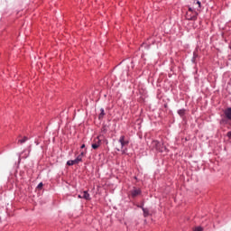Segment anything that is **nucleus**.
<instances>
[{
    "label": "nucleus",
    "mask_w": 231,
    "mask_h": 231,
    "mask_svg": "<svg viewBox=\"0 0 231 231\" xmlns=\"http://www.w3.org/2000/svg\"><path fill=\"white\" fill-rule=\"evenodd\" d=\"M120 146L116 148L117 151H122L123 154H125L127 151V145H129V139L125 138V135H121L118 140Z\"/></svg>",
    "instance_id": "f257e3e1"
},
{
    "label": "nucleus",
    "mask_w": 231,
    "mask_h": 231,
    "mask_svg": "<svg viewBox=\"0 0 231 231\" xmlns=\"http://www.w3.org/2000/svg\"><path fill=\"white\" fill-rule=\"evenodd\" d=\"M151 149H153L154 151H158L159 152H163V151H166L167 148L163 143H160L159 141L153 140L150 145Z\"/></svg>",
    "instance_id": "f03ea898"
},
{
    "label": "nucleus",
    "mask_w": 231,
    "mask_h": 231,
    "mask_svg": "<svg viewBox=\"0 0 231 231\" xmlns=\"http://www.w3.org/2000/svg\"><path fill=\"white\" fill-rule=\"evenodd\" d=\"M198 11H194L192 7H189V11L186 14V19H188V21H196V19H198Z\"/></svg>",
    "instance_id": "7ed1b4c3"
},
{
    "label": "nucleus",
    "mask_w": 231,
    "mask_h": 231,
    "mask_svg": "<svg viewBox=\"0 0 231 231\" xmlns=\"http://www.w3.org/2000/svg\"><path fill=\"white\" fill-rule=\"evenodd\" d=\"M102 135L97 136L96 139H94V143H92V149H98L100 145H102Z\"/></svg>",
    "instance_id": "20e7f679"
},
{
    "label": "nucleus",
    "mask_w": 231,
    "mask_h": 231,
    "mask_svg": "<svg viewBox=\"0 0 231 231\" xmlns=\"http://www.w3.org/2000/svg\"><path fill=\"white\" fill-rule=\"evenodd\" d=\"M193 12H197V14L199 12H201V2L197 1L193 3V7H191Z\"/></svg>",
    "instance_id": "39448f33"
},
{
    "label": "nucleus",
    "mask_w": 231,
    "mask_h": 231,
    "mask_svg": "<svg viewBox=\"0 0 231 231\" xmlns=\"http://www.w3.org/2000/svg\"><path fill=\"white\" fill-rule=\"evenodd\" d=\"M82 199H86L87 201H91V196L88 193V191L81 192Z\"/></svg>",
    "instance_id": "423d86ee"
},
{
    "label": "nucleus",
    "mask_w": 231,
    "mask_h": 231,
    "mask_svg": "<svg viewBox=\"0 0 231 231\" xmlns=\"http://www.w3.org/2000/svg\"><path fill=\"white\" fill-rule=\"evenodd\" d=\"M224 115H225L226 118H227V120H231V107L226 108L224 111Z\"/></svg>",
    "instance_id": "0eeeda50"
},
{
    "label": "nucleus",
    "mask_w": 231,
    "mask_h": 231,
    "mask_svg": "<svg viewBox=\"0 0 231 231\" xmlns=\"http://www.w3.org/2000/svg\"><path fill=\"white\" fill-rule=\"evenodd\" d=\"M131 194L133 198H136V196H140V194H142V190H140L139 189H135L132 190Z\"/></svg>",
    "instance_id": "6e6552de"
},
{
    "label": "nucleus",
    "mask_w": 231,
    "mask_h": 231,
    "mask_svg": "<svg viewBox=\"0 0 231 231\" xmlns=\"http://www.w3.org/2000/svg\"><path fill=\"white\" fill-rule=\"evenodd\" d=\"M104 116H106V112L104 111V108L100 109V114L98 116V119L102 120V118H104Z\"/></svg>",
    "instance_id": "1a4fd4ad"
},
{
    "label": "nucleus",
    "mask_w": 231,
    "mask_h": 231,
    "mask_svg": "<svg viewBox=\"0 0 231 231\" xmlns=\"http://www.w3.org/2000/svg\"><path fill=\"white\" fill-rule=\"evenodd\" d=\"M143 208V217H149V209L148 208Z\"/></svg>",
    "instance_id": "9d476101"
},
{
    "label": "nucleus",
    "mask_w": 231,
    "mask_h": 231,
    "mask_svg": "<svg viewBox=\"0 0 231 231\" xmlns=\"http://www.w3.org/2000/svg\"><path fill=\"white\" fill-rule=\"evenodd\" d=\"M77 161L73 160V161H68L67 162V165L71 166V165H77Z\"/></svg>",
    "instance_id": "9b49d317"
},
{
    "label": "nucleus",
    "mask_w": 231,
    "mask_h": 231,
    "mask_svg": "<svg viewBox=\"0 0 231 231\" xmlns=\"http://www.w3.org/2000/svg\"><path fill=\"white\" fill-rule=\"evenodd\" d=\"M25 142H28V138L24 136L23 139L18 140V143H24Z\"/></svg>",
    "instance_id": "f8f14e48"
},
{
    "label": "nucleus",
    "mask_w": 231,
    "mask_h": 231,
    "mask_svg": "<svg viewBox=\"0 0 231 231\" xmlns=\"http://www.w3.org/2000/svg\"><path fill=\"white\" fill-rule=\"evenodd\" d=\"M82 156H80V155H79L76 159H75V161H76V163H80V162H82Z\"/></svg>",
    "instance_id": "ddd939ff"
},
{
    "label": "nucleus",
    "mask_w": 231,
    "mask_h": 231,
    "mask_svg": "<svg viewBox=\"0 0 231 231\" xmlns=\"http://www.w3.org/2000/svg\"><path fill=\"white\" fill-rule=\"evenodd\" d=\"M178 115H180V116H183L185 115V109H180L178 111Z\"/></svg>",
    "instance_id": "4468645a"
},
{
    "label": "nucleus",
    "mask_w": 231,
    "mask_h": 231,
    "mask_svg": "<svg viewBox=\"0 0 231 231\" xmlns=\"http://www.w3.org/2000/svg\"><path fill=\"white\" fill-rule=\"evenodd\" d=\"M101 133H103L104 134H106V133H107V126L104 125L101 128Z\"/></svg>",
    "instance_id": "2eb2a0df"
},
{
    "label": "nucleus",
    "mask_w": 231,
    "mask_h": 231,
    "mask_svg": "<svg viewBox=\"0 0 231 231\" xmlns=\"http://www.w3.org/2000/svg\"><path fill=\"white\" fill-rule=\"evenodd\" d=\"M43 186H44V184H42V182H40V183L38 184V186H37V189H38L39 190H41V189H42Z\"/></svg>",
    "instance_id": "dca6fc26"
},
{
    "label": "nucleus",
    "mask_w": 231,
    "mask_h": 231,
    "mask_svg": "<svg viewBox=\"0 0 231 231\" xmlns=\"http://www.w3.org/2000/svg\"><path fill=\"white\" fill-rule=\"evenodd\" d=\"M193 231H203V227L201 226L195 227Z\"/></svg>",
    "instance_id": "f3484780"
},
{
    "label": "nucleus",
    "mask_w": 231,
    "mask_h": 231,
    "mask_svg": "<svg viewBox=\"0 0 231 231\" xmlns=\"http://www.w3.org/2000/svg\"><path fill=\"white\" fill-rule=\"evenodd\" d=\"M79 156H81L82 158L86 156V152H81Z\"/></svg>",
    "instance_id": "a211bd4d"
},
{
    "label": "nucleus",
    "mask_w": 231,
    "mask_h": 231,
    "mask_svg": "<svg viewBox=\"0 0 231 231\" xmlns=\"http://www.w3.org/2000/svg\"><path fill=\"white\" fill-rule=\"evenodd\" d=\"M226 135L231 140V132H228Z\"/></svg>",
    "instance_id": "6ab92c4d"
},
{
    "label": "nucleus",
    "mask_w": 231,
    "mask_h": 231,
    "mask_svg": "<svg viewBox=\"0 0 231 231\" xmlns=\"http://www.w3.org/2000/svg\"><path fill=\"white\" fill-rule=\"evenodd\" d=\"M85 148H86V144H82L81 149H85Z\"/></svg>",
    "instance_id": "aec40b11"
},
{
    "label": "nucleus",
    "mask_w": 231,
    "mask_h": 231,
    "mask_svg": "<svg viewBox=\"0 0 231 231\" xmlns=\"http://www.w3.org/2000/svg\"><path fill=\"white\" fill-rule=\"evenodd\" d=\"M80 199H82V193L78 196Z\"/></svg>",
    "instance_id": "412c9836"
},
{
    "label": "nucleus",
    "mask_w": 231,
    "mask_h": 231,
    "mask_svg": "<svg viewBox=\"0 0 231 231\" xmlns=\"http://www.w3.org/2000/svg\"><path fill=\"white\" fill-rule=\"evenodd\" d=\"M194 57H198V55L196 54V52L194 53Z\"/></svg>",
    "instance_id": "4be33fe9"
}]
</instances>
